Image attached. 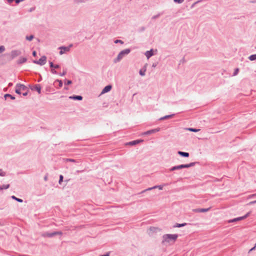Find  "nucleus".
I'll return each mask as SVG.
<instances>
[{
	"instance_id": "1",
	"label": "nucleus",
	"mask_w": 256,
	"mask_h": 256,
	"mask_svg": "<svg viewBox=\"0 0 256 256\" xmlns=\"http://www.w3.org/2000/svg\"><path fill=\"white\" fill-rule=\"evenodd\" d=\"M178 235L176 234H166L162 236V243L164 244H174L177 240Z\"/></svg>"
},
{
	"instance_id": "2",
	"label": "nucleus",
	"mask_w": 256,
	"mask_h": 256,
	"mask_svg": "<svg viewBox=\"0 0 256 256\" xmlns=\"http://www.w3.org/2000/svg\"><path fill=\"white\" fill-rule=\"evenodd\" d=\"M194 165V162H192L189 164H180L179 166H173L172 168L170 169V170L174 171L175 170H180V169L183 168H188Z\"/></svg>"
},
{
	"instance_id": "3",
	"label": "nucleus",
	"mask_w": 256,
	"mask_h": 256,
	"mask_svg": "<svg viewBox=\"0 0 256 256\" xmlns=\"http://www.w3.org/2000/svg\"><path fill=\"white\" fill-rule=\"evenodd\" d=\"M160 232V229H159L158 228L156 227H150L148 229V233L150 236L154 237L156 234Z\"/></svg>"
},
{
	"instance_id": "4",
	"label": "nucleus",
	"mask_w": 256,
	"mask_h": 256,
	"mask_svg": "<svg viewBox=\"0 0 256 256\" xmlns=\"http://www.w3.org/2000/svg\"><path fill=\"white\" fill-rule=\"evenodd\" d=\"M130 52V50L129 49H126L122 51L118 56L117 58L114 60V62H116L120 61L124 55L128 54Z\"/></svg>"
},
{
	"instance_id": "5",
	"label": "nucleus",
	"mask_w": 256,
	"mask_h": 256,
	"mask_svg": "<svg viewBox=\"0 0 256 256\" xmlns=\"http://www.w3.org/2000/svg\"><path fill=\"white\" fill-rule=\"evenodd\" d=\"M16 92L18 94H20L21 90H27V88L24 84H18L16 86Z\"/></svg>"
},
{
	"instance_id": "6",
	"label": "nucleus",
	"mask_w": 256,
	"mask_h": 256,
	"mask_svg": "<svg viewBox=\"0 0 256 256\" xmlns=\"http://www.w3.org/2000/svg\"><path fill=\"white\" fill-rule=\"evenodd\" d=\"M46 56H42L38 60H34V64L42 66L46 64Z\"/></svg>"
},
{
	"instance_id": "7",
	"label": "nucleus",
	"mask_w": 256,
	"mask_h": 256,
	"mask_svg": "<svg viewBox=\"0 0 256 256\" xmlns=\"http://www.w3.org/2000/svg\"><path fill=\"white\" fill-rule=\"evenodd\" d=\"M71 46H72V44H70L68 47H60V48L61 50L60 52V54H62L66 52H68Z\"/></svg>"
},
{
	"instance_id": "8",
	"label": "nucleus",
	"mask_w": 256,
	"mask_h": 256,
	"mask_svg": "<svg viewBox=\"0 0 256 256\" xmlns=\"http://www.w3.org/2000/svg\"><path fill=\"white\" fill-rule=\"evenodd\" d=\"M160 130V128H156V129H154V130H148L147 132H146L144 133H143V134L144 135L150 134H152L153 133H154V132H158Z\"/></svg>"
},
{
	"instance_id": "9",
	"label": "nucleus",
	"mask_w": 256,
	"mask_h": 256,
	"mask_svg": "<svg viewBox=\"0 0 256 256\" xmlns=\"http://www.w3.org/2000/svg\"><path fill=\"white\" fill-rule=\"evenodd\" d=\"M158 188L160 190H162V188H163V186H154L153 187L148 188V189H146V190H143L142 192H144L148 191V190H152V189H155V188Z\"/></svg>"
},
{
	"instance_id": "10",
	"label": "nucleus",
	"mask_w": 256,
	"mask_h": 256,
	"mask_svg": "<svg viewBox=\"0 0 256 256\" xmlns=\"http://www.w3.org/2000/svg\"><path fill=\"white\" fill-rule=\"evenodd\" d=\"M21 54V52L20 50H13L11 52V56L12 58L19 56Z\"/></svg>"
},
{
	"instance_id": "11",
	"label": "nucleus",
	"mask_w": 256,
	"mask_h": 256,
	"mask_svg": "<svg viewBox=\"0 0 256 256\" xmlns=\"http://www.w3.org/2000/svg\"><path fill=\"white\" fill-rule=\"evenodd\" d=\"M112 89V86L110 85H108L106 86L102 90V94H104L106 92H108Z\"/></svg>"
},
{
	"instance_id": "12",
	"label": "nucleus",
	"mask_w": 256,
	"mask_h": 256,
	"mask_svg": "<svg viewBox=\"0 0 256 256\" xmlns=\"http://www.w3.org/2000/svg\"><path fill=\"white\" fill-rule=\"evenodd\" d=\"M210 208H200L195 210L194 211L197 212H205L209 210Z\"/></svg>"
},
{
	"instance_id": "13",
	"label": "nucleus",
	"mask_w": 256,
	"mask_h": 256,
	"mask_svg": "<svg viewBox=\"0 0 256 256\" xmlns=\"http://www.w3.org/2000/svg\"><path fill=\"white\" fill-rule=\"evenodd\" d=\"M153 54H154V53H153V50H151L150 51H147L145 53V55L148 58H149Z\"/></svg>"
},
{
	"instance_id": "14",
	"label": "nucleus",
	"mask_w": 256,
	"mask_h": 256,
	"mask_svg": "<svg viewBox=\"0 0 256 256\" xmlns=\"http://www.w3.org/2000/svg\"><path fill=\"white\" fill-rule=\"evenodd\" d=\"M178 154L180 156L184 157H188L189 156V154L188 152H182L181 151L178 152Z\"/></svg>"
},
{
	"instance_id": "15",
	"label": "nucleus",
	"mask_w": 256,
	"mask_h": 256,
	"mask_svg": "<svg viewBox=\"0 0 256 256\" xmlns=\"http://www.w3.org/2000/svg\"><path fill=\"white\" fill-rule=\"evenodd\" d=\"M44 237H52L53 236H56V234L54 232L52 233H45L42 234Z\"/></svg>"
},
{
	"instance_id": "16",
	"label": "nucleus",
	"mask_w": 256,
	"mask_h": 256,
	"mask_svg": "<svg viewBox=\"0 0 256 256\" xmlns=\"http://www.w3.org/2000/svg\"><path fill=\"white\" fill-rule=\"evenodd\" d=\"M142 142V140H134V141L130 142L129 144L130 145H134V144H138L139 142Z\"/></svg>"
},
{
	"instance_id": "17",
	"label": "nucleus",
	"mask_w": 256,
	"mask_h": 256,
	"mask_svg": "<svg viewBox=\"0 0 256 256\" xmlns=\"http://www.w3.org/2000/svg\"><path fill=\"white\" fill-rule=\"evenodd\" d=\"M248 215H249V213H248L244 216H240V217H238V218H236V222L237 221H239V220H242L246 218L247 216H248Z\"/></svg>"
},
{
	"instance_id": "18",
	"label": "nucleus",
	"mask_w": 256,
	"mask_h": 256,
	"mask_svg": "<svg viewBox=\"0 0 256 256\" xmlns=\"http://www.w3.org/2000/svg\"><path fill=\"white\" fill-rule=\"evenodd\" d=\"M248 215H249V213H248L244 216H240V217H238V218H236V222L237 221H239V220H242L246 218L247 216H248Z\"/></svg>"
},
{
	"instance_id": "19",
	"label": "nucleus",
	"mask_w": 256,
	"mask_h": 256,
	"mask_svg": "<svg viewBox=\"0 0 256 256\" xmlns=\"http://www.w3.org/2000/svg\"><path fill=\"white\" fill-rule=\"evenodd\" d=\"M186 130L189 131L193 132H198L200 131L199 129H195V128H186Z\"/></svg>"
},
{
	"instance_id": "20",
	"label": "nucleus",
	"mask_w": 256,
	"mask_h": 256,
	"mask_svg": "<svg viewBox=\"0 0 256 256\" xmlns=\"http://www.w3.org/2000/svg\"><path fill=\"white\" fill-rule=\"evenodd\" d=\"M70 98H72L74 100H82V96H73V97L70 96Z\"/></svg>"
},
{
	"instance_id": "21",
	"label": "nucleus",
	"mask_w": 256,
	"mask_h": 256,
	"mask_svg": "<svg viewBox=\"0 0 256 256\" xmlns=\"http://www.w3.org/2000/svg\"><path fill=\"white\" fill-rule=\"evenodd\" d=\"M50 66L51 68H58L60 67L59 65H58V64L54 65V64H53V63L52 62H50Z\"/></svg>"
},
{
	"instance_id": "22",
	"label": "nucleus",
	"mask_w": 256,
	"mask_h": 256,
	"mask_svg": "<svg viewBox=\"0 0 256 256\" xmlns=\"http://www.w3.org/2000/svg\"><path fill=\"white\" fill-rule=\"evenodd\" d=\"M10 184H6V185H2L0 186V190H4V189H7L9 188Z\"/></svg>"
},
{
	"instance_id": "23",
	"label": "nucleus",
	"mask_w": 256,
	"mask_h": 256,
	"mask_svg": "<svg viewBox=\"0 0 256 256\" xmlns=\"http://www.w3.org/2000/svg\"><path fill=\"white\" fill-rule=\"evenodd\" d=\"M249 59H250V60H255L256 59V54H253V55L250 56L249 57Z\"/></svg>"
},
{
	"instance_id": "24",
	"label": "nucleus",
	"mask_w": 256,
	"mask_h": 256,
	"mask_svg": "<svg viewBox=\"0 0 256 256\" xmlns=\"http://www.w3.org/2000/svg\"><path fill=\"white\" fill-rule=\"evenodd\" d=\"M12 198L16 200V201L18 202H22V199H20V198H16L15 196H12Z\"/></svg>"
},
{
	"instance_id": "25",
	"label": "nucleus",
	"mask_w": 256,
	"mask_h": 256,
	"mask_svg": "<svg viewBox=\"0 0 256 256\" xmlns=\"http://www.w3.org/2000/svg\"><path fill=\"white\" fill-rule=\"evenodd\" d=\"M34 89L38 92V94L40 93V86H36Z\"/></svg>"
},
{
	"instance_id": "26",
	"label": "nucleus",
	"mask_w": 256,
	"mask_h": 256,
	"mask_svg": "<svg viewBox=\"0 0 256 256\" xmlns=\"http://www.w3.org/2000/svg\"><path fill=\"white\" fill-rule=\"evenodd\" d=\"M4 97L5 98L10 97V98L12 100H14L15 99V98L14 96H12V95H10V94H6L4 95Z\"/></svg>"
},
{
	"instance_id": "27",
	"label": "nucleus",
	"mask_w": 256,
	"mask_h": 256,
	"mask_svg": "<svg viewBox=\"0 0 256 256\" xmlns=\"http://www.w3.org/2000/svg\"><path fill=\"white\" fill-rule=\"evenodd\" d=\"M173 115H169V116H166L164 117H162V118H160V120H164V119H166V118H172V116Z\"/></svg>"
},
{
	"instance_id": "28",
	"label": "nucleus",
	"mask_w": 256,
	"mask_h": 256,
	"mask_svg": "<svg viewBox=\"0 0 256 256\" xmlns=\"http://www.w3.org/2000/svg\"><path fill=\"white\" fill-rule=\"evenodd\" d=\"M26 60V58H22L20 60V63L24 62Z\"/></svg>"
},
{
	"instance_id": "29",
	"label": "nucleus",
	"mask_w": 256,
	"mask_h": 256,
	"mask_svg": "<svg viewBox=\"0 0 256 256\" xmlns=\"http://www.w3.org/2000/svg\"><path fill=\"white\" fill-rule=\"evenodd\" d=\"M186 224V223H184V224H177L176 226V227L180 228V227L184 226Z\"/></svg>"
},
{
	"instance_id": "30",
	"label": "nucleus",
	"mask_w": 256,
	"mask_h": 256,
	"mask_svg": "<svg viewBox=\"0 0 256 256\" xmlns=\"http://www.w3.org/2000/svg\"><path fill=\"white\" fill-rule=\"evenodd\" d=\"M145 71H146V70H140V74L141 76H144V74H145Z\"/></svg>"
},
{
	"instance_id": "31",
	"label": "nucleus",
	"mask_w": 256,
	"mask_h": 256,
	"mask_svg": "<svg viewBox=\"0 0 256 256\" xmlns=\"http://www.w3.org/2000/svg\"><path fill=\"white\" fill-rule=\"evenodd\" d=\"M5 50L4 46H0V53L2 52Z\"/></svg>"
},
{
	"instance_id": "32",
	"label": "nucleus",
	"mask_w": 256,
	"mask_h": 256,
	"mask_svg": "<svg viewBox=\"0 0 256 256\" xmlns=\"http://www.w3.org/2000/svg\"><path fill=\"white\" fill-rule=\"evenodd\" d=\"M34 36H33L31 35L30 36H26V40H32Z\"/></svg>"
},
{
	"instance_id": "33",
	"label": "nucleus",
	"mask_w": 256,
	"mask_h": 256,
	"mask_svg": "<svg viewBox=\"0 0 256 256\" xmlns=\"http://www.w3.org/2000/svg\"><path fill=\"white\" fill-rule=\"evenodd\" d=\"M236 222V218L232 219V220H229L228 221V223H230V222Z\"/></svg>"
},
{
	"instance_id": "34",
	"label": "nucleus",
	"mask_w": 256,
	"mask_h": 256,
	"mask_svg": "<svg viewBox=\"0 0 256 256\" xmlns=\"http://www.w3.org/2000/svg\"><path fill=\"white\" fill-rule=\"evenodd\" d=\"M114 43H116V44L120 43V44H123V42L121 40H117L114 41Z\"/></svg>"
},
{
	"instance_id": "35",
	"label": "nucleus",
	"mask_w": 256,
	"mask_h": 256,
	"mask_svg": "<svg viewBox=\"0 0 256 256\" xmlns=\"http://www.w3.org/2000/svg\"><path fill=\"white\" fill-rule=\"evenodd\" d=\"M56 82H58L59 83V86L60 87H62V80H57Z\"/></svg>"
},
{
	"instance_id": "36",
	"label": "nucleus",
	"mask_w": 256,
	"mask_h": 256,
	"mask_svg": "<svg viewBox=\"0 0 256 256\" xmlns=\"http://www.w3.org/2000/svg\"><path fill=\"white\" fill-rule=\"evenodd\" d=\"M62 180H63V176L62 175H60V176L59 183L61 184V182H62Z\"/></svg>"
},
{
	"instance_id": "37",
	"label": "nucleus",
	"mask_w": 256,
	"mask_h": 256,
	"mask_svg": "<svg viewBox=\"0 0 256 256\" xmlns=\"http://www.w3.org/2000/svg\"><path fill=\"white\" fill-rule=\"evenodd\" d=\"M238 71H239L238 68H236V69L235 70V71H234V76L236 75V74H238Z\"/></svg>"
},
{
	"instance_id": "38",
	"label": "nucleus",
	"mask_w": 256,
	"mask_h": 256,
	"mask_svg": "<svg viewBox=\"0 0 256 256\" xmlns=\"http://www.w3.org/2000/svg\"><path fill=\"white\" fill-rule=\"evenodd\" d=\"M66 70H64L62 74H60V75L61 76H64L66 74Z\"/></svg>"
},
{
	"instance_id": "39",
	"label": "nucleus",
	"mask_w": 256,
	"mask_h": 256,
	"mask_svg": "<svg viewBox=\"0 0 256 256\" xmlns=\"http://www.w3.org/2000/svg\"><path fill=\"white\" fill-rule=\"evenodd\" d=\"M184 0H174V1L176 2H178V3H182L184 2Z\"/></svg>"
},
{
	"instance_id": "40",
	"label": "nucleus",
	"mask_w": 256,
	"mask_h": 256,
	"mask_svg": "<svg viewBox=\"0 0 256 256\" xmlns=\"http://www.w3.org/2000/svg\"><path fill=\"white\" fill-rule=\"evenodd\" d=\"M54 234H56V235H57V234H58V235H62V232H54Z\"/></svg>"
},
{
	"instance_id": "41",
	"label": "nucleus",
	"mask_w": 256,
	"mask_h": 256,
	"mask_svg": "<svg viewBox=\"0 0 256 256\" xmlns=\"http://www.w3.org/2000/svg\"><path fill=\"white\" fill-rule=\"evenodd\" d=\"M24 90H22V92H24ZM25 92L23 93V96H26L28 94V90H25Z\"/></svg>"
},
{
	"instance_id": "42",
	"label": "nucleus",
	"mask_w": 256,
	"mask_h": 256,
	"mask_svg": "<svg viewBox=\"0 0 256 256\" xmlns=\"http://www.w3.org/2000/svg\"><path fill=\"white\" fill-rule=\"evenodd\" d=\"M72 83V81H71V80H67V81H66V84H70Z\"/></svg>"
},
{
	"instance_id": "43",
	"label": "nucleus",
	"mask_w": 256,
	"mask_h": 256,
	"mask_svg": "<svg viewBox=\"0 0 256 256\" xmlns=\"http://www.w3.org/2000/svg\"><path fill=\"white\" fill-rule=\"evenodd\" d=\"M256 204V200L250 202H249L248 204Z\"/></svg>"
},
{
	"instance_id": "44",
	"label": "nucleus",
	"mask_w": 256,
	"mask_h": 256,
	"mask_svg": "<svg viewBox=\"0 0 256 256\" xmlns=\"http://www.w3.org/2000/svg\"><path fill=\"white\" fill-rule=\"evenodd\" d=\"M67 161H68V162H74L75 160L73 159H67L66 160Z\"/></svg>"
},
{
	"instance_id": "45",
	"label": "nucleus",
	"mask_w": 256,
	"mask_h": 256,
	"mask_svg": "<svg viewBox=\"0 0 256 256\" xmlns=\"http://www.w3.org/2000/svg\"><path fill=\"white\" fill-rule=\"evenodd\" d=\"M256 244H255L254 246V247H253L250 250V252H251V251H252V250H255V248H256Z\"/></svg>"
},
{
	"instance_id": "46",
	"label": "nucleus",
	"mask_w": 256,
	"mask_h": 256,
	"mask_svg": "<svg viewBox=\"0 0 256 256\" xmlns=\"http://www.w3.org/2000/svg\"><path fill=\"white\" fill-rule=\"evenodd\" d=\"M0 176H5V173L4 172H0Z\"/></svg>"
},
{
	"instance_id": "47",
	"label": "nucleus",
	"mask_w": 256,
	"mask_h": 256,
	"mask_svg": "<svg viewBox=\"0 0 256 256\" xmlns=\"http://www.w3.org/2000/svg\"><path fill=\"white\" fill-rule=\"evenodd\" d=\"M32 55L34 56H36V51H34L33 52H32Z\"/></svg>"
},
{
	"instance_id": "48",
	"label": "nucleus",
	"mask_w": 256,
	"mask_h": 256,
	"mask_svg": "<svg viewBox=\"0 0 256 256\" xmlns=\"http://www.w3.org/2000/svg\"><path fill=\"white\" fill-rule=\"evenodd\" d=\"M52 74H56V72L54 70H52Z\"/></svg>"
},
{
	"instance_id": "49",
	"label": "nucleus",
	"mask_w": 256,
	"mask_h": 256,
	"mask_svg": "<svg viewBox=\"0 0 256 256\" xmlns=\"http://www.w3.org/2000/svg\"><path fill=\"white\" fill-rule=\"evenodd\" d=\"M14 0H8V2L11 3Z\"/></svg>"
},
{
	"instance_id": "50",
	"label": "nucleus",
	"mask_w": 256,
	"mask_h": 256,
	"mask_svg": "<svg viewBox=\"0 0 256 256\" xmlns=\"http://www.w3.org/2000/svg\"><path fill=\"white\" fill-rule=\"evenodd\" d=\"M12 86V83L10 82V83L8 84V86Z\"/></svg>"
},
{
	"instance_id": "51",
	"label": "nucleus",
	"mask_w": 256,
	"mask_h": 256,
	"mask_svg": "<svg viewBox=\"0 0 256 256\" xmlns=\"http://www.w3.org/2000/svg\"><path fill=\"white\" fill-rule=\"evenodd\" d=\"M44 180H47V176H45V177H44Z\"/></svg>"
},
{
	"instance_id": "52",
	"label": "nucleus",
	"mask_w": 256,
	"mask_h": 256,
	"mask_svg": "<svg viewBox=\"0 0 256 256\" xmlns=\"http://www.w3.org/2000/svg\"><path fill=\"white\" fill-rule=\"evenodd\" d=\"M254 195L250 196V197L254 196Z\"/></svg>"
},
{
	"instance_id": "53",
	"label": "nucleus",
	"mask_w": 256,
	"mask_h": 256,
	"mask_svg": "<svg viewBox=\"0 0 256 256\" xmlns=\"http://www.w3.org/2000/svg\"><path fill=\"white\" fill-rule=\"evenodd\" d=\"M65 89L68 90V88H65Z\"/></svg>"
}]
</instances>
